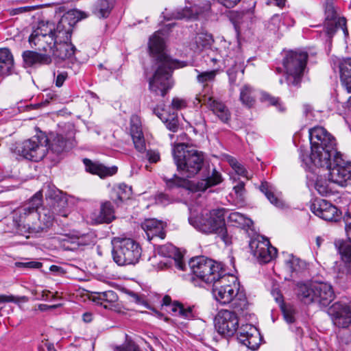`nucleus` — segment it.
I'll return each instance as SVG.
<instances>
[{"instance_id": "obj_1", "label": "nucleus", "mask_w": 351, "mask_h": 351, "mask_svg": "<svg viewBox=\"0 0 351 351\" xmlns=\"http://www.w3.org/2000/svg\"><path fill=\"white\" fill-rule=\"evenodd\" d=\"M46 197L49 208L38 211L42 203V194L38 192L27 204L14 210L13 222L17 234L26 238L36 237L52 226L55 215L67 216L64 210L66 199L60 191H54L53 193L49 191Z\"/></svg>"}, {"instance_id": "obj_2", "label": "nucleus", "mask_w": 351, "mask_h": 351, "mask_svg": "<svg viewBox=\"0 0 351 351\" xmlns=\"http://www.w3.org/2000/svg\"><path fill=\"white\" fill-rule=\"evenodd\" d=\"M310 160L317 167L328 170V180L341 186L351 184V162L342 158L336 148L335 138L322 127L309 130Z\"/></svg>"}, {"instance_id": "obj_3", "label": "nucleus", "mask_w": 351, "mask_h": 351, "mask_svg": "<svg viewBox=\"0 0 351 351\" xmlns=\"http://www.w3.org/2000/svg\"><path fill=\"white\" fill-rule=\"evenodd\" d=\"M162 30L156 32L149 38V49L155 58V71L149 80V90L157 95L164 97L173 85L171 73L175 69L184 66L180 62L172 60L165 52Z\"/></svg>"}, {"instance_id": "obj_4", "label": "nucleus", "mask_w": 351, "mask_h": 351, "mask_svg": "<svg viewBox=\"0 0 351 351\" xmlns=\"http://www.w3.org/2000/svg\"><path fill=\"white\" fill-rule=\"evenodd\" d=\"M172 152L177 169L182 177L175 174L171 178H164V180L169 188H187L189 186L187 178L197 175L203 166L204 154L186 143L176 144Z\"/></svg>"}, {"instance_id": "obj_5", "label": "nucleus", "mask_w": 351, "mask_h": 351, "mask_svg": "<svg viewBox=\"0 0 351 351\" xmlns=\"http://www.w3.org/2000/svg\"><path fill=\"white\" fill-rule=\"evenodd\" d=\"M295 293L298 298L305 304L317 303L327 306L335 298L332 287L323 282L298 283Z\"/></svg>"}, {"instance_id": "obj_6", "label": "nucleus", "mask_w": 351, "mask_h": 351, "mask_svg": "<svg viewBox=\"0 0 351 351\" xmlns=\"http://www.w3.org/2000/svg\"><path fill=\"white\" fill-rule=\"evenodd\" d=\"M112 254L119 265H135L141 256V247L134 240L130 238H114Z\"/></svg>"}, {"instance_id": "obj_7", "label": "nucleus", "mask_w": 351, "mask_h": 351, "mask_svg": "<svg viewBox=\"0 0 351 351\" xmlns=\"http://www.w3.org/2000/svg\"><path fill=\"white\" fill-rule=\"evenodd\" d=\"M308 53L303 51H290L282 60V64L287 74L289 85L298 86L304 75L306 66Z\"/></svg>"}, {"instance_id": "obj_8", "label": "nucleus", "mask_w": 351, "mask_h": 351, "mask_svg": "<svg viewBox=\"0 0 351 351\" xmlns=\"http://www.w3.org/2000/svg\"><path fill=\"white\" fill-rule=\"evenodd\" d=\"M223 208L213 209L208 213L189 218V223L198 231L206 234H215L224 226Z\"/></svg>"}, {"instance_id": "obj_9", "label": "nucleus", "mask_w": 351, "mask_h": 351, "mask_svg": "<svg viewBox=\"0 0 351 351\" xmlns=\"http://www.w3.org/2000/svg\"><path fill=\"white\" fill-rule=\"evenodd\" d=\"M189 266L194 276L206 284L215 282L224 273L219 264L204 256L192 258Z\"/></svg>"}, {"instance_id": "obj_10", "label": "nucleus", "mask_w": 351, "mask_h": 351, "mask_svg": "<svg viewBox=\"0 0 351 351\" xmlns=\"http://www.w3.org/2000/svg\"><path fill=\"white\" fill-rule=\"evenodd\" d=\"M212 284L213 294L215 300L222 304H230L239 292V282L233 275L222 273Z\"/></svg>"}, {"instance_id": "obj_11", "label": "nucleus", "mask_w": 351, "mask_h": 351, "mask_svg": "<svg viewBox=\"0 0 351 351\" xmlns=\"http://www.w3.org/2000/svg\"><path fill=\"white\" fill-rule=\"evenodd\" d=\"M53 30V23L40 22L29 37L31 47L43 53H51L54 46Z\"/></svg>"}, {"instance_id": "obj_12", "label": "nucleus", "mask_w": 351, "mask_h": 351, "mask_svg": "<svg viewBox=\"0 0 351 351\" xmlns=\"http://www.w3.org/2000/svg\"><path fill=\"white\" fill-rule=\"evenodd\" d=\"M42 136H34L19 145L17 152L25 158L38 162L42 160L47 154V148Z\"/></svg>"}, {"instance_id": "obj_13", "label": "nucleus", "mask_w": 351, "mask_h": 351, "mask_svg": "<svg viewBox=\"0 0 351 351\" xmlns=\"http://www.w3.org/2000/svg\"><path fill=\"white\" fill-rule=\"evenodd\" d=\"M215 327L224 337H232L239 329V319L234 312L221 310L215 319Z\"/></svg>"}, {"instance_id": "obj_14", "label": "nucleus", "mask_w": 351, "mask_h": 351, "mask_svg": "<svg viewBox=\"0 0 351 351\" xmlns=\"http://www.w3.org/2000/svg\"><path fill=\"white\" fill-rule=\"evenodd\" d=\"M47 148L46 156L52 161L58 160L59 157L70 148L68 141L60 134H50L43 136Z\"/></svg>"}, {"instance_id": "obj_15", "label": "nucleus", "mask_w": 351, "mask_h": 351, "mask_svg": "<svg viewBox=\"0 0 351 351\" xmlns=\"http://www.w3.org/2000/svg\"><path fill=\"white\" fill-rule=\"evenodd\" d=\"M335 326L346 328L351 325V305L341 302H335L327 311Z\"/></svg>"}, {"instance_id": "obj_16", "label": "nucleus", "mask_w": 351, "mask_h": 351, "mask_svg": "<svg viewBox=\"0 0 351 351\" xmlns=\"http://www.w3.org/2000/svg\"><path fill=\"white\" fill-rule=\"evenodd\" d=\"M250 247L255 257L263 263H269L277 254V250L273 247L268 240H252Z\"/></svg>"}, {"instance_id": "obj_17", "label": "nucleus", "mask_w": 351, "mask_h": 351, "mask_svg": "<svg viewBox=\"0 0 351 351\" xmlns=\"http://www.w3.org/2000/svg\"><path fill=\"white\" fill-rule=\"evenodd\" d=\"M210 9L209 5L202 7L197 5H193L191 6H186L182 9H178L173 11L171 14L167 12V10H165L162 14L164 17L167 18V20L170 19H186L194 21L199 18V16L204 14L205 11Z\"/></svg>"}, {"instance_id": "obj_18", "label": "nucleus", "mask_w": 351, "mask_h": 351, "mask_svg": "<svg viewBox=\"0 0 351 351\" xmlns=\"http://www.w3.org/2000/svg\"><path fill=\"white\" fill-rule=\"evenodd\" d=\"M311 210L325 221H336L339 217L337 207L325 199H315L311 206Z\"/></svg>"}, {"instance_id": "obj_19", "label": "nucleus", "mask_w": 351, "mask_h": 351, "mask_svg": "<svg viewBox=\"0 0 351 351\" xmlns=\"http://www.w3.org/2000/svg\"><path fill=\"white\" fill-rule=\"evenodd\" d=\"M325 14V26L326 28V33L328 36H332L338 29H341L346 36L348 35L346 19L344 17H337V13L332 5H328L326 6Z\"/></svg>"}, {"instance_id": "obj_20", "label": "nucleus", "mask_w": 351, "mask_h": 351, "mask_svg": "<svg viewBox=\"0 0 351 351\" xmlns=\"http://www.w3.org/2000/svg\"><path fill=\"white\" fill-rule=\"evenodd\" d=\"M237 339L243 345L252 350L258 349L261 343L260 333L256 328L252 324L241 326L239 329Z\"/></svg>"}, {"instance_id": "obj_21", "label": "nucleus", "mask_w": 351, "mask_h": 351, "mask_svg": "<svg viewBox=\"0 0 351 351\" xmlns=\"http://www.w3.org/2000/svg\"><path fill=\"white\" fill-rule=\"evenodd\" d=\"M198 103L206 105L223 123H228L231 117V113L228 107L221 101L215 99L212 97L202 98L197 97Z\"/></svg>"}, {"instance_id": "obj_22", "label": "nucleus", "mask_w": 351, "mask_h": 351, "mask_svg": "<svg viewBox=\"0 0 351 351\" xmlns=\"http://www.w3.org/2000/svg\"><path fill=\"white\" fill-rule=\"evenodd\" d=\"M165 224L156 219H145L141 223V228L145 231L148 240H152L156 237L163 239L166 237L165 231Z\"/></svg>"}, {"instance_id": "obj_23", "label": "nucleus", "mask_w": 351, "mask_h": 351, "mask_svg": "<svg viewBox=\"0 0 351 351\" xmlns=\"http://www.w3.org/2000/svg\"><path fill=\"white\" fill-rule=\"evenodd\" d=\"M72 32L73 27L68 17L62 16L52 33L54 45L57 43L71 42Z\"/></svg>"}, {"instance_id": "obj_24", "label": "nucleus", "mask_w": 351, "mask_h": 351, "mask_svg": "<svg viewBox=\"0 0 351 351\" xmlns=\"http://www.w3.org/2000/svg\"><path fill=\"white\" fill-rule=\"evenodd\" d=\"M90 217L95 223H110L115 219L114 208L112 202H101L99 210L93 212Z\"/></svg>"}, {"instance_id": "obj_25", "label": "nucleus", "mask_w": 351, "mask_h": 351, "mask_svg": "<svg viewBox=\"0 0 351 351\" xmlns=\"http://www.w3.org/2000/svg\"><path fill=\"white\" fill-rule=\"evenodd\" d=\"M83 162L86 171L92 174L97 175L101 178L112 176L117 171V167L116 166L108 167L98 162H94L88 158H84Z\"/></svg>"}, {"instance_id": "obj_26", "label": "nucleus", "mask_w": 351, "mask_h": 351, "mask_svg": "<svg viewBox=\"0 0 351 351\" xmlns=\"http://www.w3.org/2000/svg\"><path fill=\"white\" fill-rule=\"evenodd\" d=\"M171 299L169 295H165L162 299V305L170 306L171 311L175 313L176 315H178L184 319H191L194 317L193 313V307L185 306L179 302H173L171 304Z\"/></svg>"}, {"instance_id": "obj_27", "label": "nucleus", "mask_w": 351, "mask_h": 351, "mask_svg": "<svg viewBox=\"0 0 351 351\" xmlns=\"http://www.w3.org/2000/svg\"><path fill=\"white\" fill-rule=\"evenodd\" d=\"M76 50L75 47L71 42L57 43L52 49L53 56L59 60H64L71 58Z\"/></svg>"}, {"instance_id": "obj_28", "label": "nucleus", "mask_w": 351, "mask_h": 351, "mask_svg": "<svg viewBox=\"0 0 351 351\" xmlns=\"http://www.w3.org/2000/svg\"><path fill=\"white\" fill-rule=\"evenodd\" d=\"M24 62L29 66L36 64H49L52 60L51 55L38 51H25L23 53Z\"/></svg>"}, {"instance_id": "obj_29", "label": "nucleus", "mask_w": 351, "mask_h": 351, "mask_svg": "<svg viewBox=\"0 0 351 351\" xmlns=\"http://www.w3.org/2000/svg\"><path fill=\"white\" fill-rule=\"evenodd\" d=\"M230 304L233 309L232 311L234 312L236 315L239 314L247 317L249 304L245 295L243 292H239Z\"/></svg>"}, {"instance_id": "obj_30", "label": "nucleus", "mask_w": 351, "mask_h": 351, "mask_svg": "<svg viewBox=\"0 0 351 351\" xmlns=\"http://www.w3.org/2000/svg\"><path fill=\"white\" fill-rule=\"evenodd\" d=\"M340 78L348 93H351V58L343 59L339 63Z\"/></svg>"}, {"instance_id": "obj_31", "label": "nucleus", "mask_w": 351, "mask_h": 351, "mask_svg": "<svg viewBox=\"0 0 351 351\" xmlns=\"http://www.w3.org/2000/svg\"><path fill=\"white\" fill-rule=\"evenodd\" d=\"M14 66L13 56L8 49H0V76L9 75Z\"/></svg>"}, {"instance_id": "obj_32", "label": "nucleus", "mask_w": 351, "mask_h": 351, "mask_svg": "<svg viewBox=\"0 0 351 351\" xmlns=\"http://www.w3.org/2000/svg\"><path fill=\"white\" fill-rule=\"evenodd\" d=\"M222 182L221 175L215 169H213L212 174L197 182L195 185V190L199 191H204L208 187L213 186L219 184Z\"/></svg>"}, {"instance_id": "obj_33", "label": "nucleus", "mask_w": 351, "mask_h": 351, "mask_svg": "<svg viewBox=\"0 0 351 351\" xmlns=\"http://www.w3.org/2000/svg\"><path fill=\"white\" fill-rule=\"evenodd\" d=\"M260 191L265 194L271 204L279 208H283L285 204L283 200L274 194V187L267 182H262L259 186Z\"/></svg>"}, {"instance_id": "obj_34", "label": "nucleus", "mask_w": 351, "mask_h": 351, "mask_svg": "<svg viewBox=\"0 0 351 351\" xmlns=\"http://www.w3.org/2000/svg\"><path fill=\"white\" fill-rule=\"evenodd\" d=\"M228 220L230 222L232 223L234 226L240 227L246 230H253L252 220L240 213H231L228 216Z\"/></svg>"}, {"instance_id": "obj_35", "label": "nucleus", "mask_w": 351, "mask_h": 351, "mask_svg": "<svg viewBox=\"0 0 351 351\" xmlns=\"http://www.w3.org/2000/svg\"><path fill=\"white\" fill-rule=\"evenodd\" d=\"M93 300L107 308L109 306L108 304H110L118 300V296L114 291L109 290L96 293L93 296Z\"/></svg>"}, {"instance_id": "obj_36", "label": "nucleus", "mask_w": 351, "mask_h": 351, "mask_svg": "<svg viewBox=\"0 0 351 351\" xmlns=\"http://www.w3.org/2000/svg\"><path fill=\"white\" fill-rule=\"evenodd\" d=\"M335 245L341 255V260L351 270V245L348 242L338 240L335 242Z\"/></svg>"}, {"instance_id": "obj_37", "label": "nucleus", "mask_w": 351, "mask_h": 351, "mask_svg": "<svg viewBox=\"0 0 351 351\" xmlns=\"http://www.w3.org/2000/svg\"><path fill=\"white\" fill-rule=\"evenodd\" d=\"M239 99L244 106L251 108L255 103L254 88L248 84L244 85L240 90Z\"/></svg>"}, {"instance_id": "obj_38", "label": "nucleus", "mask_w": 351, "mask_h": 351, "mask_svg": "<svg viewBox=\"0 0 351 351\" xmlns=\"http://www.w3.org/2000/svg\"><path fill=\"white\" fill-rule=\"evenodd\" d=\"M113 7L114 1L112 0H99L95 12L99 18H106L109 16Z\"/></svg>"}, {"instance_id": "obj_39", "label": "nucleus", "mask_w": 351, "mask_h": 351, "mask_svg": "<svg viewBox=\"0 0 351 351\" xmlns=\"http://www.w3.org/2000/svg\"><path fill=\"white\" fill-rule=\"evenodd\" d=\"M156 250L158 254L162 257L174 258L177 254L176 247L169 243L159 245Z\"/></svg>"}, {"instance_id": "obj_40", "label": "nucleus", "mask_w": 351, "mask_h": 351, "mask_svg": "<svg viewBox=\"0 0 351 351\" xmlns=\"http://www.w3.org/2000/svg\"><path fill=\"white\" fill-rule=\"evenodd\" d=\"M314 187L315 190L322 196L327 195L330 193L328 181L321 176L317 178Z\"/></svg>"}, {"instance_id": "obj_41", "label": "nucleus", "mask_w": 351, "mask_h": 351, "mask_svg": "<svg viewBox=\"0 0 351 351\" xmlns=\"http://www.w3.org/2000/svg\"><path fill=\"white\" fill-rule=\"evenodd\" d=\"M142 125L140 117L134 114L130 119V135L131 136L143 134Z\"/></svg>"}, {"instance_id": "obj_42", "label": "nucleus", "mask_w": 351, "mask_h": 351, "mask_svg": "<svg viewBox=\"0 0 351 351\" xmlns=\"http://www.w3.org/2000/svg\"><path fill=\"white\" fill-rule=\"evenodd\" d=\"M262 101L267 102L268 104L276 106L280 111H284L285 108L280 103V99L275 97L267 93H263L261 95Z\"/></svg>"}, {"instance_id": "obj_43", "label": "nucleus", "mask_w": 351, "mask_h": 351, "mask_svg": "<svg viewBox=\"0 0 351 351\" xmlns=\"http://www.w3.org/2000/svg\"><path fill=\"white\" fill-rule=\"evenodd\" d=\"M195 71L198 73L197 80L198 82L202 84L213 81L217 74V71L215 70L199 73L197 69H195Z\"/></svg>"}, {"instance_id": "obj_44", "label": "nucleus", "mask_w": 351, "mask_h": 351, "mask_svg": "<svg viewBox=\"0 0 351 351\" xmlns=\"http://www.w3.org/2000/svg\"><path fill=\"white\" fill-rule=\"evenodd\" d=\"M70 243L73 246L69 247L67 246L66 247L69 250H75L77 247H79L80 245H86L89 243V240L87 239L86 235H82L80 237H75L70 238L69 240L67 241Z\"/></svg>"}, {"instance_id": "obj_45", "label": "nucleus", "mask_w": 351, "mask_h": 351, "mask_svg": "<svg viewBox=\"0 0 351 351\" xmlns=\"http://www.w3.org/2000/svg\"><path fill=\"white\" fill-rule=\"evenodd\" d=\"M117 193L118 199L120 202H123L130 197L132 194V189L125 184H121L118 187Z\"/></svg>"}, {"instance_id": "obj_46", "label": "nucleus", "mask_w": 351, "mask_h": 351, "mask_svg": "<svg viewBox=\"0 0 351 351\" xmlns=\"http://www.w3.org/2000/svg\"><path fill=\"white\" fill-rule=\"evenodd\" d=\"M230 165L232 167V168L234 170V171L237 173V174L242 177L246 178L247 179H249L247 171L243 167V165L239 163L235 159L230 160Z\"/></svg>"}, {"instance_id": "obj_47", "label": "nucleus", "mask_w": 351, "mask_h": 351, "mask_svg": "<svg viewBox=\"0 0 351 351\" xmlns=\"http://www.w3.org/2000/svg\"><path fill=\"white\" fill-rule=\"evenodd\" d=\"M134 147L139 152H144L146 150L145 141L143 134L132 136Z\"/></svg>"}, {"instance_id": "obj_48", "label": "nucleus", "mask_w": 351, "mask_h": 351, "mask_svg": "<svg viewBox=\"0 0 351 351\" xmlns=\"http://www.w3.org/2000/svg\"><path fill=\"white\" fill-rule=\"evenodd\" d=\"M300 260L293 256H290L289 258L286 261V267L289 272L293 273L297 271L300 268Z\"/></svg>"}, {"instance_id": "obj_49", "label": "nucleus", "mask_w": 351, "mask_h": 351, "mask_svg": "<svg viewBox=\"0 0 351 351\" xmlns=\"http://www.w3.org/2000/svg\"><path fill=\"white\" fill-rule=\"evenodd\" d=\"M281 309L286 322L289 324L294 322V309L293 307L284 304L281 306Z\"/></svg>"}, {"instance_id": "obj_50", "label": "nucleus", "mask_w": 351, "mask_h": 351, "mask_svg": "<svg viewBox=\"0 0 351 351\" xmlns=\"http://www.w3.org/2000/svg\"><path fill=\"white\" fill-rule=\"evenodd\" d=\"M162 121L165 123L167 128L171 132H176L178 130L179 123L176 117L169 116V118Z\"/></svg>"}, {"instance_id": "obj_51", "label": "nucleus", "mask_w": 351, "mask_h": 351, "mask_svg": "<svg viewBox=\"0 0 351 351\" xmlns=\"http://www.w3.org/2000/svg\"><path fill=\"white\" fill-rule=\"evenodd\" d=\"M114 351H139V348L132 340H127L122 346H117Z\"/></svg>"}, {"instance_id": "obj_52", "label": "nucleus", "mask_w": 351, "mask_h": 351, "mask_svg": "<svg viewBox=\"0 0 351 351\" xmlns=\"http://www.w3.org/2000/svg\"><path fill=\"white\" fill-rule=\"evenodd\" d=\"M212 41V36L206 34H199L195 38L197 45L202 47L210 45Z\"/></svg>"}, {"instance_id": "obj_53", "label": "nucleus", "mask_w": 351, "mask_h": 351, "mask_svg": "<svg viewBox=\"0 0 351 351\" xmlns=\"http://www.w3.org/2000/svg\"><path fill=\"white\" fill-rule=\"evenodd\" d=\"M156 203L161 206H167L173 202V199L163 193H158L155 197Z\"/></svg>"}, {"instance_id": "obj_54", "label": "nucleus", "mask_w": 351, "mask_h": 351, "mask_svg": "<svg viewBox=\"0 0 351 351\" xmlns=\"http://www.w3.org/2000/svg\"><path fill=\"white\" fill-rule=\"evenodd\" d=\"M146 158L150 163H156L160 160V154L158 150L148 149L146 152Z\"/></svg>"}, {"instance_id": "obj_55", "label": "nucleus", "mask_w": 351, "mask_h": 351, "mask_svg": "<svg viewBox=\"0 0 351 351\" xmlns=\"http://www.w3.org/2000/svg\"><path fill=\"white\" fill-rule=\"evenodd\" d=\"M215 234L221 238L226 245L232 243V237L228 234L225 223L224 226L221 228V231L217 232Z\"/></svg>"}, {"instance_id": "obj_56", "label": "nucleus", "mask_w": 351, "mask_h": 351, "mask_svg": "<svg viewBox=\"0 0 351 351\" xmlns=\"http://www.w3.org/2000/svg\"><path fill=\"white\" fill-rule=\"evenodd\" d=\"M186 100L182 98L174 97L171 102V107L175 110H181L186 108Z\"/></svg>"}, {"instance_id": "obj_57", "label": "nucleus", "mask_w": 351, "mask_h": 351, "mask_svg": "<svg viewBox=\"0 0 351 351\" xmlns=\"http://www.w3.org/2000/svg\"><path fill=\"white\" fill-rule=\"evenodd\" d=\"M233 190L237 197L242 199L245 192L244 182L241 181L239 182L235 186H234Z\"/></svg>"}, {"instance_id": "obj_58", "label": "nucleus", "mask_w": 351, "mask_h": 351, "mask_svg": "<svg viewBox=\"0 0 351 351\" xmlns=\"http://www.w3.org/2000/svg\"><path fill=\"white\" fill-rule=\"evenodd\" d=\"M67 77H68V74L66 72L58 71L57 75L55 78L56 86L58 87H61L63 85L64 81L66 80Z\"/></svg>"}, {"instance_id": "obj_59", "label": "nucleus", "mask_w": 351, "mask_h": 351, "mask_svg": "<svg viewBox=\"0 0 351 351\" xmlns=\"http://www.w3.org/2000/svg\"><path fill=\"white\" fill-rule=\"evenodd\" d=\"M16 265L17 267H22L26 268H40L42 267V263L37 261H29L25 263H16Z\"/></svg>"}, {"instance_id": "obj_60", "label": "nucleus", "mask_w": 351, "mask_h": 351, "mask_svg": "<svg viewBox=\"0 0 351 351\" xmlns=\"http://www.w3.org/2000/svg\"><path fill=\"white\" fill-rule=\"evenodd\" d=\"M19 299L14 295H0V304L5 302L18 303Z\"/></svg>"}, {"instance_id": "obj_61", "label": "nucleus", "mask_w": 351, "mask_h": 351, "mask_svg": "<svg viewBox=\"0 0 351 351\" xmlns=\"http://www.w3.org/2000/svg\"><path fill=\"white\" fill-rule=\"evenodd\" d=\"M241 0H217V1L227 8H234Z\"/></svg>"}, {"instance_id": "obj_62", "label": "nucleus", "mask_w": 351, "mask_h": 351, "mask_svg": "<svg viewBox=\"0 0 351 351\" xmlns=\"http://www.w3.org/2000/svg\"><path fill=\"white\" fill-rule=\"evenodd\" d=\"M34 10V7L32 6H25V7H20L17 8L14 10V14H19L23 12H29Z\"/></svg>"}, {"instance_id": "obj_63", "label": "nucleus", "mask_w": 351, "mask_h": 351, "mask_svg": "<svg viewBox=\"0 0 351 351\" xmlns=\"http://www.w3.org/2000/svg\"><path fill=\"white\" fill-rule=\"evenodd\" d=\"M173 261L175 262L176 267L182 271L185 270L186 265L185 263L180 258H173Z\"/></svg>"}, {"instance_id": "obj_64", "label": "nucleus", "mask_w": 351, "mask_h": 351, "mask_svg": "<svg viewBox=\"0 0 351 351\" xmlns=\"http://www.w3.org/2000/svg\"><path fill=\"white\" fill-rule=\"evenodd\" d=\"M280 21H281V16H280L278 14H275L271 17L270 23L278 28L279 23H280Z\"/></svg>"}]
</instances>
